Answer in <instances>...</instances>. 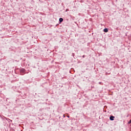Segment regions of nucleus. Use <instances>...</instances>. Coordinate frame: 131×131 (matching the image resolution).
Returning a JSON list of instances; mask_svg holds the SVG:
<instances>
[{"label": "nucleus", "instance_id": "nucleus-1", "mask_svg": "<svg viewBox=\"0 0 131 131\" xmlns=\"http://www.w3.org/2000/svg\"><path fill=\"white\" fill-rule=\"evenodd\" d=\"M114 118H115V117L113 116H111L110 117V120H114Z\"/></svg>", "mask_w": 131, "mask_h": 131}, {"label": "nucleus", "instance_id": "nucleus-2", "mask_svg": "<svg viewBox=\"0 0 131 131\" xmlns=\"http://www.w3.org/2000/svg\"><path fill=\"white\" fill-rule=\"evenodd\" d=\"M104 32H108V29L105 28L103 30Z\"/></svg>", "mask_w": 131, "mask_h": 131}, {"label": "nucleus", "instance_id": "nucleus-3", "mask_svg": "<svg viewBox=\"0 0 131 131\" xmlns=\"http://www.w3.org/2000/svg\"><path fill=\"white\" fill-rule=\"evenodd\" d=\"M59 22H63V18H59Z\"/></svg>", "mask_w": 131, "mask_h": 131}, {"label": "nucleus", "instance_id": "nucleus-4", "mask_svg": "<svg viewBox=\"0 0 131 131\" xmlns=\"http://www.w3.org/2000/svg\"><path fill=\"white\" fill-rule=\"evenodd\" d=\"M20 71H21V72H24V71H25V70H24V69H21V70H20Z\"/></svg>", "mask_w": 131, "mask_h": 131}, {"label": "nucleus", "instance_id": "nucleus-5", "mask_svg": "<svg viewBox=\"0 0 131 131\" xmlns=\"http://www.w3.org/2000/svg\"><path fill=\"white\" fill-rule=\"evenodd\" d=\"M130 123H131V119H130V121L128 122V124H130Z\"/></svg>", "mask_w": 131, "mask_h": 131}, {"label": "nucleus", "instance_id": "nucleus-6", "mask_svg": "<svg viewBox=\"0 0 131 131\" xmlns=\"http://www.w3.org/2000/svg\"><path fill=\"white\" fill-rule=\"evenodd\" d=\"M83 58H84V56H83Z\"/></svg>", "mask_w": 131, "mask_h": 131}, {"label": "nucleus", "instance_id": "nucleus-7", "mask_svg": "<svg viewBox=\"0 0 131 131\" xmlns=\"http://www.w3.org/2000/svg\"><path fill=\"white\" fill-rule=\"evenodd\" d=\"M99 84H101V82H99Z\"/></svg>", "mask_w": 131, "mask_h": 131}]
</instances>
